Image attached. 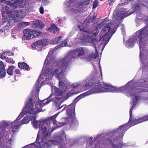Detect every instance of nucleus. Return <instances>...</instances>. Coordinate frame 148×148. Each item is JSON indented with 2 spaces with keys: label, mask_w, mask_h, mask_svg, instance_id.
<instances>
[{
  "label": "nucleus",
  "mask_w": 148,
  "mask_h": 148,
  "mask_svg": "<svg viewBox=\"0 0 148 148\" xmlns=\"http://www.w3.org/2000/svg\"><path fill=\"white\" fill-rule=\"evenodd\" d=\"M52 94L45 100L38 101L35 103V105L32 103V99L31 97L27 100L26 106L23 110V112L20 113L17 119L14 121L16 123H19L20 119L23 115L26 114H36L38 112H40V108L51 102L52 100L50 99L52 97Z\"/></svg>",
  "instance_id": "nucleus-1"
},
{
  "label": "nucleus",
  "mask_w": 148,
  "mask_h": 148,
  "mask_svg": "<svg viewBox=\"0 0 148 148\" xmlns=\"http://www.w3.org/2000/svg\"><path fill=\"white\" fill-rule=\"evenodd\" d=\"M129 124L127 123L119 127L117 129L110 132L111 135L108 138L105 139L104 142L107 144L111 145L112 148H121L125 145L119 140L120 134L117 135L121 133V135L123 137L125 132L128 129Z\"/></svg>",
  "instance_id": "nucleus-2"
},
{
  "label": "nucleus",
  "mask_w": 148,
  "mask_h": 148,
  "mask_svg": "<svg viewBox=\"0 0 148 148\" xmlns=\"http://www.w3.org/2000/svg\"><path fill=\"white\" fill-rule=\"evenodd\" d=\"M69 56L62 59L58 63V68L53 72V73L55 75L56 74V77L61 79L63 78H65L64 74L67 69L70 62V60L68 58Z\"/></svg>",
  "instance_id": "nucleus-3"
},
{
  "label": "nucleus",
  "mask_w": 148,
  "mask_h": 148,
  "mask_svg": "<svg viewBox=\"0 0 148 148\" xmlns=\"http://www.w3.org/2000/svg\"><path fill=\"white\" fill-rule=\"evenodd\" d=\"M106 20L107 18H106L101 23L103 24V28L101 30L99 34L101 36V39H102L104 40H109L114 32L110 31L111 28V27H112V26L113 25V23H106Z\"/></svg>",
  "instance_id": "nucleus-4"
},
{
  "label": "nucleus",
  "mask_w": 148,
  "mask_h": 148,
  "mask_svg": "<svg viewBox=\"0 0 148 148\" xmlns=\"http://www.w3.org/2000/svg\"><path fill=\"white\" fill-rule=\"evenodd\" d=\"M66 138V135L64 132H62L57 138V141L54 140H49L45 143V146L47 148H51L53 145H58L60 148H67L63 138V136Z\"/></svg>",
  "instance_id": "nucleus-5"
},
{
  "label": "nucleus",
  "mask_w": 148,
  "mask_h": 148,
  "mask_svg": "<svg viewBox=\"0 0 148 148\" xmlns=\"http://www.w3.org/2000/svg\"><path fill=\"white\" fill-rule=\"evenodd\" d=\"M34 127L36 128L40 127L39 130V133H42L44 136L43 140H46L48 137H49L48 135V132H47V127L48 125L46 123L45 121H36L35 117H33L32 121Z\"/></svg>",
  "instance_id": "nucleus-6"
},
{
  "label": "nucleus",
  "mask_w": 148,
  "mask_h": 148,
  "mask_svg": "<svg viewBox=\"0 0 148 148\" xmlns=\"http://www.w3.org/2000/svg\"><path fill=\"white\" fill-rule=\"evenodd\" d=\"M145 24L146 25V26L137 32L135 36V38L136 39L139 38L138 41L140 49L141 47H143L144 45V37L148 35V30H147L148 28V19L146 20Z\"/></svg>",
  "instance_id": "nucleus-7"
},
{
  "label": "nucleus",
  "mask_w": 148,
  "mask_h": 148,
  "mask_svg": "<svg viewBox=\"0 0 148 148\" xmlns=\"http://www.w3.org/2000/svg\"><path fill=\"white\" fill-rule=\"evenodd\" d=\"M98 83L100 92H115L118 93L122 92L125 91L126 89V87L125 86H123L119 88H115L112 86H104L103 85Z\"/></svg>",
  "instance_id": "nucleus-8"
},
{
  "label": "nucleus",
  "mask_w": 148,
  "mask_h": 148,
  "mask_svg": "<svg viewBox=\"0 0 148 148\" xmlns=\"http://www.w3.org/2000/svg\"><path fill=\"white\" fill-rule=\"evenodd\" d=\"M99 31L98 28L95 27L92 29L90 34H89L84 39H83L82 42H84V43L87 44L89 43L90 44L95 45L98 42L96 38H93V35L97 36L98 34Z\"/></svg>",
  "instance_id": "nucleus-9"
},
{
  "label": "nucleus",
  "mask_w": 148,
  "mask_h": 148,
  "mask_svg": "<svg viewBox=\"0 0 148 148\" xmlns=\"http://www.w3.org/2000/svg\"><path fill=\"white\" fill-rule=\"evenodd\" d=\"M99 86L98 83H93L88 82L86 83L84 85L85 88L86 89H89V87H92V89L84 93V94L86 96L93 93L100 92Z\"/></svg>",
  "instance_id": "nucleus-10"
},
{
  "label": "nucleus",
  "mask_w": 148,
  "mask_h": 148,
  "mask_svg": "<svg viewBox=\"0 0 148 148\" xmlns=\"http://www.w3.org/2000/svg\"><path fill=\"white\" fill-rule=\"evenodd\" d=\"M48 40L45 38L36 41L32 44V47L34 49H37L39 51L42 50V48L48 44Z\"/></svg>",
  "instance_id": "nucleus-11"
},
{
  "label": "nucleus",
  "mask_w": 148,
  "mask_h": 148,
  "mask_svg": "<svg viewBox=\"0 0 148 148\" xmlns=\"http://www.w3.org/2000/svg\"><path fill=\"white\" fill-rule=\"evenodd\" d=\"M75 105L71 104L67 106L66 112L69 118L72 119V121L74 120L77 121V119L76 118L75 116Z\"/></svg>",
  "instance_id": "nucleus-12"
},
{
  "label": "nucleus",
  "mask_w": 148,
  "mask_h": 148,
  "mask_svg": "<svg viewBox=\"0 0 148 148\" xmlns=\"http://www.w3.org/2000/svg\"><path fill=\"white\" fill-rule=\"evenodd\" d=\"M135 104H134L130 110V118L129 120L128 123L129 125H130V127L141 123L140 120V118L134 119L133 120H132V111L134 107H135Z\"/></svg>",
  "instance_id": "nucleus-13"
},
{
  "label": "nucleus",
  "mask_w": 148,
  "mask_h": 148,
  "mask_svg": "<svg viewBox=\"0 0 148 148\" xmlns=\"http://www.w3.org/2000/svg\"><path fill=\"white\" fill-rule=\"evenodd\" d=\"M58 116V114H56L48 118L47 119V120L50 122L53 121L54 125H55L57 128H59L65 124V123H61L60 122H58L56 120Z\"/></svg>",
  "instance_id": "nucleus-14"
},
{
  "label": "nucleus",
  "mask_w": 148,
  "mask_h": 148,
  "mask_svg": "<svg viewBox=\"0 0 148 148\" xmlns=\"http://www.w3.org/2000/svg\"><path fill=\"white\" fill-rule=\"evenodd\" d=\"M11 124L10 129H11L13 134L12 135L11 138H10V141H11L14 139V134L18 131V130L19 127V125H20L19 123H16V121L12 122Z\"/></svg>",
  "instance_id": "nucleus-15"
},
{
  "label": "nucleus",
  "mask_w": 148,
  "mask_h": 148,
  "mask_svg": "<svg viewBox=\"0 0 148 148\" xmlns=\"http://www.w3.org/2000/svg\"><path fill=\"white\" fill-rule=\"evenodd\" d=\"M127 16V15L126 13L120 11L118 12H117L114 15L113 17L116 21H119L123 19Z\"/></svg>",
  "instance_id": "nucleus-16"
},
{
  "label": "nucleus",
  "mask_w": 148,
  "mask_h": 148,
  "mask_svg": "<svg viewBox=\"0 0 148 148\" xmlns=\"http://www.w3.org/2000/svg\"><path fill=\"white\" fill-rule=\"evenodd\" d=\"M32 30L29 29H25L23 31L24 35L23 38L25 40L30 39L33 38L32 37Z\"/></svg>",
  "instance_id": "nucleus-17"
},
{
  "label": "nucleus",
  "mask_w": 148,
  "mask_h": 148,
  "mask_svg": "<svg viewBox=\"0 0 148 148\" xmlns=\"http://www.w3.org/2000/svg\"><path fill=\"white\" fill-rule=\"evenodd\" d=\"M45 26L44 24L42 21L39 20L34 21L32 24V27L35 29L39 27L42 29Z\"/></svg>",
  "instance_id": "nucleus-18"
},
{
  "label": "nucleus",
  "mask_w": 148,
  "mask_h": 148,
  "mask_svg": "<svg viewBox=\"0 0 148 148\" xmlns=\"http://www.w3.org/2000/svg\"><path fill=\"white\" fill-rule=\"evenodd\" d=\"M23 1V0H18L16 1H15L13 3H12L10 1V6L14 9L17 8V7H21V6H22L21 4Z\"/></svg>",
  "instance_id": "nucleus-19"
},
{
  "label": "nucleus",
  "mask_w": 148,
  "mask_h": 148,
  "mask_svg": "<svg viewBox=\"0 0 148 148\" xmlns=\"http://www.w3.org/2000/svg\"><path fill=\"white\" fill-rule=\"evenodd\" d=\"M5 75V71L3 63L0 61V78H3Z\"/></svg>",
  "instance_id": "nucleus-20"
},
{
  "label": "nucleus",
  "mask_w": 148,
  "mask_h": 148,
  "mask_svg": "<svg viewBox=\"0 0 148 148\" xmlns=\"http://www.w3.org/2000/svg\"><path fill=\"white\" fill-rule=\"evenodd\" d=\"M18 64L19 68L21 69H24L28 71L30 69V68L29 67V66L25 62H19Z\"/></svg>",
  "instance_id": "nucleus-21"
},
{
  "label": "nucleus",
  "mask_w": 148,
  "mask_h": 148,
  "mask_svg": "<svg viewBox=\"0 0 148 148\" xmlns=\"http://www.w3.org/2000/svg\"><path fill=\"white\" fill-rule=\"evenodd\" d=\"M1 13L2 14V17H9V8L8 6H6L5 8H3Z\"/></svg>",
  "instance_id": "nucleus-22"
},
{
  "label": "nucleus",
  "mask_w": 148,
  "mask_h": 148,
  "mask_svg": "<svg viewBox=\"0 0 148 148\" xmlns=\"http://www.w3.org/2000/svg\"><path fill=\"white\" fill-rule=\"evenodd\" d=\"M137 85L139 87H146V82L145 79H141L139 82L137 84Z\"/></svg>",
  "instance_id": "nucleus-23"
},
{
  "label": "nucleus",
  "mask_w": 148,
  "mask_h": 148,
  "mask_svg": "<svg viewBox=\"0 0 148 148\" xmlns=\"http://www.w3.org/2000/svg\"><path fill=\"white\" fill-rule=\"evenodd\" d=\"M18 12L16 10H11L10 11V16L14 20H15L17 17L18 16Z\"/></svg>",
  "instance_id": "nucleus-24"
},
{
  "label": "nucleus",
  "mask_w": 148,
  "mask_h": 148,
  "mask_svg": "<svg viewBox=\"0 0 148 148\" xmlns=\"http://www.w3.org/2000/svg\"><path fill=\"white\" fill-rule=\"evenodd\" d=\"M49 29L51 31L57 33H58L59 31V28L55 24L53 23L51 24V25L49 28Z\"/></svg>",
  "instance_id": "nucleus-25"
},
{
  "label": "nucleus",
  "mask_w": 148,
  "mask_h": 148,
  "mask_svg": "<svg viewBox=\"0 0 148 148\" xmlns=\"http://www.w3.org/2000/svg\"><path fill=\"white\" fill-rule=\"evenodd\" d=\"M30 24L29 23L27 22H21L17 24V27L18 30L21 29L22 28L26 26H27L29 25Z\"/></svg>",
  "instance_id": "nucleus-26"
},
{
  "label": "nucleus",
  "mask_w": 148,
  "mask_h": 148,
  "mask_svg": "<svg viewBox=\"0 0 148 148\" xmlns=\"http://www.w3.org/2000/svg\"><path fill=\"white\" fill-rule=\"evenodd\" d=\"M32 36L33 38H34L41 36L42 35V32L36 30H32Z\"/></svg>",
  "instance_id": "nucleus-27"
},
{
  "label": "nucleus",
  "mask_w": 148,
  "mask_h": 148,
  "mask_svg": "<svg viewBox=\"0 0 148 148\" xmlns=\"http://www.w3.org/2000/svg\"><path fill=\"white\" fill-rule=\"evenodd\" d=\"M76 50L77 54H78L77 56H83L85 53L84 49L82 47L77 48Z\"/></svg>",
  "instance_id": "nucleus-28"
},
{
  "label": "nucleus",
  "mask_w": 148,
  "mask_h": 148,
  "mask_svg": "<svg viewBox=\"0 0 148 148\" xmlns=\"http://www.w3.org/2000/svg\"><path fill=\"white\" fill-rule=\"evenodd\" d=\"M6 127L5 126H2L0 125V139L1 138L3 135L5 133V131H6Z\"/></svg>",
  "instance_id": "nucleus-29"
},
{
  "label": "nucleus",
  "mask_w": 148,
  "mask_h": 148,
  "mask_svg": "<svg viewBox=\"0 0 148 148\" xmlns=\"http://www.w3.org/2000/svg\"><path fill=\"white\" fill-rule=\"evenodd\" d=\"M58 48L56 47L51 50L49 52L47 56H53L54 55H56L57 53Z\"/></svg>",
  "instance_id": "nucleus-30"
},
{
  "label": "nucleus",
  "mask_w": 148,
  "mask_h": 148,
  "mask_svg": "<svg viewBox=\"0 0 148 148\" xmlns=\"http://www.w3.org/2000/svg\"><path fill=\"white\" fill-rule=\"evenodd\" d=\"M85 57L84 58H85L86 61H89L92 60L93 59H96L99 56H85Z\"/></svg>",
  "instance_id": "nucleus-31"
},
{
  "label": "nucleus",
  "mask_w": 148,
  "mask_h": 148,
  "mask_svg": "<svg viewBox=\"0 0 148 148\" xmlns=\"http://www.w3.org/2000/svg\"><path fill=\"white\" fill-rule=\"evenodd\" d=\"M59 84L60 85V88L63 90H65L67 88L65 84L62 81H59Z\"/></svg>",
  "instance_id": "nucleus-32"
},
{
  "label": "nucleus",
  "mask_w": 148,
  "mask_h": 148,
  "mask_svg": "<svg viewBox=\"0 0 148 148\" xmlns=\"http://www.w3.org/2000/svg\"><path fill=\"white\" fill-rule=\"evenodd\" d=\"M55 91L56 95L57 96H61L63 94V92L58 88L55 89Z\"/></svg>",
  "instance_id": "nucleus-33"
},
{
  "label": "nucleus",
  "mask_w": 148,
  "mask_h": 148,
  "mask_svg": "<svg viewBox=\"0 0 148 148\" xmlns=\"http://www.w3.org/2000/svg\"><path fill=\"white\" fill-rule=\"evenodd\" d=\"M62 38V36H60L59 37H56L54 39L53 41L56 44H58L60 42V40H61V39Z\"/></svg>",
  "instance_id": "nucleus-34"
},
{
  "label": "nucleus",
  "mask_w": 148,
  "mask_h": 148,
  "mask_svg": "<svg viewBox=\"0 0 148 148\" xmlns=\"http://www.w3.org/2000/svg\"><path fill=\"white\" fill-rule=\"evenodd\" d=\"M76 54V49L71 50L68 52L67 56H74Z\"/></svg>",
  "instance_id": "nucleus-35"
},
{
  "label": "nucleus",
  "mask_w": 148,
  "mask_h": 148,
  "mask_svg": "<svg viewBox=\"0 0 148 148\" xmlns=\"http://www.w3.org/2000/svg\"><path fill=\"white\" fill-rule=\"evenodd\" d=\"M141 123L147 121L148 120V115H146L140 118Z\"/></svg>",
  "instance_id": "nucleus-36"
},
{
  "label": "nucleus",
  "mask_w": 148,
  "mask_h": 148,
  "mask_svg": "<svg viewBox=\"0 0 148 148\" xmlns=\"http://www.w3.org/2000/svg\"><path fill=\"white\" fill-rule=\"evenodd\" d=\"M28 121L27 118L25 117L23 119L21 122H19V124L21 125L23 124L27 123H28Z\"/></svg>",
  "instance_id": "nucleus-37"
},
{
  "label": "nucleus",
  "mask_w": 148,
  "mask_h": 148,
  "mask_svg": "<svg viewBox=\"0 0 148 148\" xmlns=\"http://www.w3.org/2000/svg\"><path fill=\"white\" fill-rule=\"evenodd\" d=\"M67 44V42L66 40H65L62 41L60 45L62 47L66 46Z\"/></svg>",
  "instance_id": "nucleus-38"
},
{
  "label": "nucleus",
  "mask_w": 148,
  "mask_h": 148,
  "mask_svg": "<svg viewBox=\"0 0 148 148\" xmlns=\"http://www.w3.org/2000/svg\"><path fill=\"white\" fill-rule=\"evenodd\" d=\"M15 66H10V75H12L13 73V70L15 69Z\"/></svg>",
  "instance_id": "nucleus-39"
},
{
  "label": "nucleus",
  "mask_w": 148,
  "mask_h": 148,
  "mask_svg": "<svg viewBox=\"0 0 148 148\" xmlns=\"http://www.w3.org/2000/svg\"><path fill=\"white\" fill-rule=\"evenodd\" d=\"M98 5V3L97 0H95L93 2L92 8L93 9L96 8Z\"/></svg>",
  "instance_id": "nucleus-40"
},
{
  "label": "nucleus",
  "mask_w": 148,
  "mask_h": 148,
  "mask_svg": "<svg viewBox=\"0 0 148 148\" xmlns=\"http://www.w3.org/2000/svg\"><path fill=\"white\" fill-rule=\"evenodd\" d=\"M55 99V104H57V103H59L60 102V98L58 97H56L54 98Z\"/></svg>",
  "instance_id": "nucleus-41"
},
{
  "label": "nucleus",
  "mask_w": 148,
  "mask_h": 148,
  "mask_svg": "<svg viewBox=\"0 0 148 148\" xmlns=\"http://www.w3.org/2000/svg\"><path fill=\"white\" fill-rule=\"evenodd\" d=\"M62 103V102H60L58 105H56L57 109L58 110H60V109L63 106H64V105H62L61 106H60V105Z\"/></svg>",
  "instance_id": "nucleus-42"
},
{
  "label": "nucleus",
  "mask_w": 148,
  "mask_h": 148,
  "mask_svg": "<svg viewBox=\"0 0 148 148\" xmlns=\"http://www.w3.org/2000/svg\"><path fill=\"white\" fill-rule=\"evenodd\" d=\"M40 13L42 14L44 13V10L43 7H41L40 8Z\"/></svg>",
  "instance_id": "nucleus-43"
},
{
  "label": "nucleus",
  "mask_w": 148,
  "mask_h": 148,
  "mask_svg": "<svg viewBox=\"0 0 148 148\" xmlns=\"http://www.w3.org/2000/svg\"><path fill=\"white\" fill-rule=\"evenodd\" d=\"M8 53V51H5L4 52H1L0 53V56H3L6 55Z\"/></svg>",
  "instance_id": "nucleus-44"
},
{
  "label": "nucleus",
  "mask_w": 148,
  "mask_h": 148,
  "mask_svg": "<svg viewBox=\"0 0 148 148\" xmlns=\"http://www.w3.org/2000/svg\"><path fill=\"white\" fill-rule=\"evenodd\" d=\"M8 17H5V18L4 17H3V18L2 19V22L3 23H5L8 20Z\"/></svg>",
  "instance_id": "nucleus-45"
},
{
  "label": "nucleus",
  "mask_w": 148,
  "mask_h": 148,
  "mask_svg": "<svg viewBox=\"0 0 148 148\" xmlns=\"http://www.w3.org/2000/svg\"><path fill=\"white\" fill-rule=\"evenodd\" d=\"M148 91V90H147L146 89H140V90L138 91V92H147Z\"/></svg>",
  "instance_id": "nucleus-46"
},
{
  "label": "nucleus",
  "mask_w": 148,
  "mask_h": 148,
  "mask_svg": "<svg viewBox=\"0 0 148 148\" xmlns=\"http://www.w3.org/2000/svg\"><path fill=\"white\" fill-rule=\"evenodd\" d=\"M134 101H135V102H137L139 100V97L136 96H135L134 99Z\"/></svg>",
  "instance_id": "nucleus-47"
},
{
  "label": "nucleus",
  "mask_w": 148,
  "mask_h": 148,
  "mask_svg": "<svg viewBox=\"0 0 148 148\" xmlns=\"http://www.w3.org/2000/svg\"><path fill=\"white\" fill-rule=\"evenodd\" d=\"M15 73L16 74H19L20 73V70L18 69H16L15 70Z\"/></svg>",
  "instance_id": "nucleus-48"
},
{
  "label": "nucleus",
  "mask_w": 148,
  "mask_h": 148,
  "mask_svg": "<svg viewBox=\"0 0 148 148\" xmlns=\"http://www.w3.org/2000/svg\"><path fill=\"white\" fill-rule=\"evenodd\" d=\"M84 94V93H83L79 96L80 99L85 96V95Z\"/></svg>",
  "instance_id": "nucleus-49"
},
{
  "label": "nucleus",
  "mask_w": 148,
  "mask_h": 148,
  "mask_svg": "<svg viewBox=\"0 0 148 148\" xmlns=\"http://www.w3.org/2000/svg\"><path fill=\"white\" fill-rule=\"evenodd\" d=\"M4 29H5V30H4V32H6V31H7L8 30V25H6L4 27Z\"/></svg>",
  "instance_id": "nucleus-50"
},
{
  "label": "nucleus",
  "mask_w": 148,
  "mask_h": 148,
  "mask_svg": "<svg viewBox=\"0 0 148 148\" xmlns=\"http://www.w3.org/2000/svg\"><path fill=\"white\" fill-rule=\"evenodd\" d=\"M3 3L6 4L7 5H8L9 4V2L8 1H6L5 0H4V1Z\"/></svg>",
  "instance_id": "nucleus-51"
},
{
  "label": "nucleus",
  "mask_w": 148,
  "mask_h": 148,
  "mask_svg": "<svg viewBox=\"0 0 148 148\" xmlns=\"http://www.w3.org/2000/svg\"><path fill=\"white\" fill-rule=\"evenodd\" d=\"M15 62V61L12 59L11 58H10V63H12V64H14Z\"/></svg>",
  "instance_id": "nucleus-52"
},
{
  "label": "nucleus",
  "mask_w": 148,
  "mask_h": 148,
  "mask_svg": "<svg viewBox=\"0 0 148 148\" xmlns=\"http://www.w3.org/2000/svg\"><path fill=\"white\" fill-rule=\"evenodd\" d=\"M113 0H110V2L109 3V5H110L112 4Z\"/></svg>",
  "instance_id": "nucleus-53"
},
{
  "label": "nucleus",
  "mask_w": 148,
  "mask_h": 148,
  "mask_svg": "<svg viewBox=\"0 0 148 148\" xmlns=\"http://www.w3.org/2000/svg\"><path fill=\"white\" fill-rule=\"evenodd\" d=\"M95 50H96V53L95 54H94V56H99V54L97 52V49H96V48H95Z\"/></svg>",
  "instance_id": "nucleus-54"
},
{
  "label": "nucleus",
  "mask_w": 148,
  "mask_h": 148,
  "mask_svg": "<svg viewBox=\"0 0 148 148\" xmlns=\"http://www.w3.org/2000/svg\"><path fill=\"white\" fill-rule=\"evenodd\" d=\"M71 93H70V92H68L67 94V95L66 96L68 97H70V96H71Z\"/></svg>",
  "instance_id": "nucleus-55"
},
{
  "label": "nucleus",
  "mask_w": 148,
  "mask_h": 148,
  "mask_svg": "<svg viewBox=\"0 0 148 148\" xmlns=\"http://www.w3.org/2000/svg\"><path fill=\"white\" fill-rule=\"evenodd\" d=\"M80 99V98H79V96L77 97L75 99L77 100H79Z\"/></svg>",
  "instance_id": "nucleus-56"
},
{
  "label": "nucleus",
  "mask_w": 148,
  "mask_h": 148,
  "mask_svg": "<svg viewBox=\"0 0 148 148\" xmlns=\"http://www.w3.org/2000/svg\"><path fill=\"white\" fill-rule=\"evenodd\" d=\"M1 58L2 59H5L6 58V56H1Z\"/></svg>",
  "instance_id": "nucleus-57"
},
{
  "label": "nucleus",
  "mask_w": 148,
  "mask_h": 148,
  "mask_svg": "<svg viewBox=\"0 0 148 148\" xmlns=\"http://www.w3.org/2000/svg\"><path fill=\"white\" fill-rule=\"evenodd\" d=\"M50 58V56H47L46 58L45 61H46L47 60H48Z\"/></svg>",
  "instance_id": "nucleus-58"
},
{
  "label": "nucleus",
  "mask_w": 148,
  "mask_h": 148,
  "mask_svg": "<svg viewBox=\"0 0 148 148\" xmlns=\"http://www.w3.org/2000/svg\"><path fill=\"white\" fill-rule=\"evenodd\" d=\"M116 26L115 27H114V29H116V28H117L118 27V25L117 24H116Z\"/></svg>",
  "instance_id": "nucleus-59"
},
{
  "label": "nucleus",
  "mask_w": 148,
  "mask_h": 148,
  "mask_svg": "<svg viewBox=\"0 0 148 148\" xmlns=\"http://www.w3.org/2000/svg\"><path fill=\"white\" fill-rule=\"evenodd\" d=\"M7 73L8 75H9V68H8L7 70Z\"/></svg>",
  "instance_id": "nucleus-60"
},
{
  "label": "nucleus",
  "mask_w": 148,
  "mask_h": 148,
  "mask_svg": "<svg viewBox=\"0 0 148 148\" xmlns=\"http://www.w3.org/2000/svg\"><path fill=\"white\" fill-rule=\"evenodd\" d=\"M12 36L14 38H16L15 37L16 36L15 35L13 34H12Z\"/></svg>",
  "instance_id": "nucleus-61"
},
{
  "label": "nucleus",
  "mask_w": 148,
  "mask_h": 148,
  "mask_svg": "<svg viewBox=\"0 0 148 148\" xmlns=\"http://www.w3.org/2000/svg\"><path fill=\"white\" fill-rule=\"evenodd\" d=\"M29 145L23 147L22 148H28V147L29 146Z\"/></svg>",
  "instance_id": "nucleus-62"
},
{
  "label": "nucleus",
  "mask_w": 148,
  "mask_h": 148,
  "mask_svg": "<svg viewBox=\"0 0 148 148\" xmlns=\"http://www.w3.org/2000/svg\"><path fill=\"white\" fill-rule=\"evenodd\" d=\"M58 21L60 23H61V20L60 19H58Z\"/></svg>",
  "instance_id": "nucleus-63"
},
{
  "label": "nucleus",
  "mask_w": 148,
  "mask_h": 148,
  "mask_svg": "<svg viewBox=\"0 0 148 148\" xmlns=\"http://www.w3.org/2000/svg\"><path fill=\"white\" fill-rule=\"evenodd\" d=\"M4 1V0H0V1L1 2H3Z\"/></svg>",
  "instance_id": "nucleus-64"
}]
</instances>
